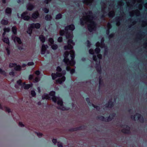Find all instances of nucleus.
I'll list each match as a JSON object with an SVG mask.
<instances>
[{"label": "nucleus", "instance_id": "f257e3e1", "mask_svg": "<svg viewBox=\"0 0 147 147\" xmlns=\"http://www.w3.org/2000/svg\"><path fill=\"white\" fill-rule=\"evenodd\" d=\"M63 56L64 58L63 61L67 65L66 69L67 71H69L71 69L69 65L73 66L76 63L75 52L73 50L69 52L66 51L64 53Z\"/></svg>", "mask_w": 147, "mask_h": 147}, {"label": "nucleus", "instance_id": "f03ea898", "mask_svg": "<svg viewBox=\"0 0 147 147\" xmlns=\"http://www.w3.org/2000/svg\"><path fill=\"white\" fill-rule=\"evenodd\" d=\"M75 29L74 25L72 24L65 27L64 30H61L59 31V34L61 36H65L67 39L70 38V34L69 33V30L73 31Z\"/></svg>", "mask_w": 147, "mask_h": 147}, {"label": "nucleus", "instance_id": "7ed1b4c3", "mask_svg": "<svg viewBox=\"0 0 147 147\" xmlns=\"http://www.w3.org/2000/svg\"><path fill=\"white\" fill-rule=\"evenodd\" d=\"M137 116L136 119L138 120L141 123H143L144 122V119L143 116L140 114L138 113H136L134 115H131V118L134 120H136L135 118Z\"/></svg>", "mask_w": 147, "mask_h": 147}, {"label": "nucleus", "instance_id": "20e7f679", "mask_svg": "<svg viewBox=\"0 0 147 147\" xmlns=\"http://www.w3.org/2000/svg\"><path fill=\"white\" fill-rule=\"evenodd\" d=\"M57 101V103L59 105L58 109L62 111H67L69 110V107H66L64 106L62 99H60Z\"/></svg>", "mask_w": 147, "mask_h": 147}, {"label": "nucleus", "instance_id": "39448f33", "mask_svg": "<svg viewBox=\"0 0 147 147\" xmlns=\"http://www.w3.org/2000/svg\"><path fill=\"white\" fill-rule=\"evenodd\" d=\"M121 127H125L126 128L123 129H122L121 131V132L124 134H129L130 133V127L128 125H121Z\"/></svg>", "mask_w": 147, "mask_h": 147}, {"label": "nucleus", "instance_id": "423d86ee", "mask_svg": "<svg viewBox=\"0 0 147 147\" xmlns=\"http://www.w3.org/2000/svg\"><path fill=\"white\" fill-rule=\"evenodd\" d=\"M17 84H15V87L17 89H18L19 88L20 86H24L25 84V82H22V81L21 79H19L17 81Z\"/></svg>", "mask_w": 147, "mask_h": 147}, {"label": "nucleus", "instance_id": "0eeeda50", "mask_svg": "<svg viewBox=\"0 0 147 147\" xmlns=\"http://www.w3.org/2000/svg\"><path fill=\"white\" fill-rule=\"evenodd\" d=\"M49 45L51 46V48L54 50L55 49V45L54 44L53 39L51 38H49L48 41Z\"/></svg>", "mask_w": 147, "mask_h": 147}, {"label": "nucleus", "instance_id": "6e6552de", "mask_svg": "<svg viewBox=\"0 0 147 147\" xmlns=\"http://www.w3.org/2000/svg\"><path fill=\"white\" fill-rule=\"evenodd\" d=\"M114 106V102L112 101V99H110L108 102V103L105 105V107L106 108H111Z\"/></svg>", "mask_w": 147, "mask_h": 147}, {"label": "nucleus", "instance_id": "1a4fd4ad", "mask_svg": "<svg viewBox=\"0 0 147 147\" xmlns=\"http://www.w3.org/2000/svg\"><path fill=\"white\" fill-rule=\"evenodd\" d=\"M48 47L47 45H45L43 44L41 47V54L43 55L45 54Z\"/></svg>", "mask_w": 147, "mask_h": 147}, {"label": "nucleus", "instance_id": "9d476101", "mask_svg": "<svg viewBox=\"0 0 147 147\" xmlns=\"http://www.w3.org/2000/svg\"><path fill=\"white\" fill-rule=\"evenodd\" d=\"M27 13V12L25 11L23 12L21 15L22 18L25 20L28 21L30 18V17L29 16L26 15Z\"/></svg>", "mask_w": 147, "mask_h": 147}, {"label": "nucleus", "instance_id": "9b49d317", "mask_svg": "<svg viewBox=\"0 0 147 147\" xmlns=\"http://www.w3.org/2000/svg\"><path fill=\"white\" fill-rule=\"evenodd\" d=\"M61 73L56 72V78L58 77H61L62 76H64L66 74V71L65 70L61 71Z\"/></svg>", "mask_w": 147, "mask_h": 147}, {"label": "nucleus", "instance_id": "f8f14e48", "mask_svg": "<svg viewBox=\"0 0 147 147\" xmlns=\"http://www.w3.org/2000/svg\"><path fill=\"white\" fill-rule=\"evenodd\" d=\"M116 114L115 113H113L110 114V115L108 117H107V122L111 121L114 117L116 116Z\"/></svg>", "mask_w": 147, "mask_h": 147}, {"label": "nucleus", "instance_id": "ddd939ff", "mask_svg": "<svg viewBox=\"0 0 147 147\" xmlns=\"http://www.w3.org/2000/svg\"><path fill=\"white\" fill-rule=\"evenodd\" d=\"M65 76H62L58 80H56V84L59 83L60 84H61L63 82H64L65 80Z\"/></svg>", "mask_w": 147, "mask_h": 147}, {"label": "nucleus", "instance_id": "4468645a", "mask_svg": "<svg viewBox=\"0 0 147 147\" xmlns=\"http://www.w3.org/2000/svg\"><path fill=\"white\" fill-rule=\"evenodd\" d=\"M12 40H13L14 42L17 41L18 44H21L22 43V42L20 38L16 36H12L11 37Z\"/></svg>", "mask_w": 147, "mask_h": 147}, {"label": "nucleus", "instance_id": "2eb2a0df", "mask_svg": "<svg viewBox=\"0 0 147 147\" xmlns=\"http://www.w3.org/2000/svg\"><path fill=\"white\" fill-rule=\"evenodd\" d=\"M49 95L51 97L53 101L55 103V92L54 91H51L49 92Z\"/></svg>", "mask_w": 147, "mask_h": 147}, {"label": "nucleus", "instance_id": "dca6fc26", "mask_svg": "<svg viewBox=\"0 0 147 147\" xmlns=\"http://www.w3.org/2000/svg\"><path fill=\"white\" fill-rule=\"evenodd\" d=\"M39 14L38 11H36L32 14V18L35 19H37L39 16Z\"/></svg>", "mask_w": 147, "mask_h": 147}, {"label": "nucleus", "instance_id": "f3484780", "mask_svg": "<svg viewBox=\"0 0 147 147\" xmlns=\"http://www.w3.org/2000/svg\"><path fill=\"white\" fill-rule=\"evenodd\" d=\"M99 89L101 86H103L104 85L103 80L102 79V77L101 76L99 77Z\"/></svg>", "mask_w": 147, "mask_h": 147}, {"label": "nucleus", "instance_id": "a211bd4d", "mask_svg": "<svg viewBox=\"0 0 147 147\" xmlns=\"http://www.w3.org/2000/svg\"><path fill=\"white\" fill-rule=\"evenodd\" d=\"M42 99H46L49 100H51V97L50 96L49 94H45L42 96Z\"/></svg>", "mask_w": 147, "mask_h": 147}, {"label": "nucleus", "instance_id": "6ab92c4d", "mask_svg": "<svg viewBox=\"0 0 147 147\" xmlns=\"http://www.w3.org/2000/svg\"><path fill=\"white\" fill-rule=\"evenodd\" d=\"M2 40L8 45H9L10 42L8 37H3V38H2Z\"/></svg>", "mask_w": 147, "mask_h": 147}, {"label": "nucleus", "instance_id": "aec40b11", "mask_svg": "<svg viewBox=\"0 0 147 147\" xmlns=\"http://www.w3.org/2000/svg\"><path fill=\"white\" fill-rule=\"evenodd\" d=\"M40 27V24L38 23L35 24H33L31 25V27L32 28H35L36 29H39Z\"/></svg>", "mask_w": 147, "mask_h": 147}, {"label": "nucleus", "instance_id": "412c9836", "mask_svg": "<svg viewBox=\"0 0 147 147\" xmlns=\"http://www.w3.org/2000/svg\"><path fill=\"white\" fill-rule=\"evenodd\" d=\"M97 118L99 120L105 122H107V118H105L104 116L102 115H99L98 116Z\"/></svg>", "mask_w": 147, "mask_h": 147}, {"label": "nucleus", "instance_id": "4be33fe9", "mask_svg": "<svg viewBox=\"0 0 147 147\" xmlns=\"http://www.w3.org/2000/svg\"><path fill=\"white\" fill-rule=\"evenodd\" d=\"M39 38L40 41L42 43H44L45 41V38L44 35H40L39 36Z\"/></svg>", "mask_w": 147, "mask_h": 147}, {"label": "nucleus", "instance_id": "5701e85b", "mask_svg": "<svg viewBox=\"0 0 147 147\" xmlns=\"http://www.w3.org/2000/svg\"><path fill=\"white\" fill-rule=\"evenodd\" d=\"M12 12V10L11 8L7 7L5 10V13L9 15H11Z\"/></svg>", "mask_w": 147, "mask_h": 147}, {"label": "nucleus", "instance_id": "b1692460", "mask_svg": "<svg viewBox=\"0 0 147 147\" xmlns=\"http://www.w3.org/2000/svg\"><path fill=\"white\" fill-rule=\"evenodd\" d=\"M17 29L16 26H13L12 28V31L13 33L15 35H16L17 34Z\"/></svg>", "mask_w": 147, "mask_h": 147}, {"label": "nucleus", "instance_id": "393cba45", "mask_svg": "<svg viewBox=\"0 0 147 147\" xmlns=\"http://www.w3.org/2000/svg\"><path fill=\"white\" fill-rule=\"evenodd\" d=\"M1 23L3 25H7L9 23V21L7 20L3 19L1 21Z\"/></svg>", "mask_w": 147, "mask_h": 147}, {"label": "nucleus", "instance_id": "a878e982", "mask_svg": "<svg viewBox=\"0 0 147 147\" xmlns=\"http://www.w3.org/2000/svg\"><path fill=\"white\" fill-rule=\"evenodd\" d=\"M27 9L28 10L31 11L34 8V6L32 4L29 3L27 6Z\"/></svg>", "mask_w": 147, "mask_h": 147}, {"label": "nucleus", "instance_id": "bb28decb", "mask_svg": "<svg viewBox=\"0 0 147 147\" xmlns=\"http://www.w3.org/2000/svg\"><path fill=\"white\" fill-rule=\"evenodd\" d=\"M4 110L5 112H7L8 113L11 112L10 109L7 107L4 106L3 107Z\"/></svg>", "mask_w": 147, "mask_h": 147}, {"label": "nucleus", "instance_id": "cd10ccee", "mask_svg": "<svg viewBox=\"0 0 147 147\" xmlns=\"http://www.w3.org/2000/svg\"><path fill=\"white\" fill-rule=\"evenodd\" d=\"M14 67V69L17 71H20L21 70V67L20 65H17Z\"/></svg>", "mask_w": 147, "mask_h": 147}, {"label": "nucleus", "instance_id": "c85d7f7f", "mask_svg": "<svg viewBox=\"0 0 147 147\" xmlns=\"http://www.w3.org/2000/svg\"><path fill=\"white\" fill-rule=\"evenodd\" d=\"M73 48V47L69 46V45H65L64 47V49L65 50H67L68 49H71Z\"/></svg>", "mask_w": 147, "mask_h": 147}, {"label": "nucleus", "instance_id": "c756f323", "mask_svg": "<svg viewBox=\"0 0 147 147\" xmlns=\"http://www.w3.org/2000/svg\"><path fill=\"white\" fill-rule=\"evenodd\" d=\"M73 41L72 39H69L67 41V45L72 47H73L71 44H73Z\"/></svg>", "mask_w": 147, "mask_h": 147}, {"label": "nucleus", "instance_id": "7c9ffc66", "mask_svg": "<svg viewBox=\"0 0 147 147\" xmlns=\"http://www.w3.org/2000/svg\"><path fill=\"white\" fill-rule=\"evenodd\" d=\"M45 18L47 20H50L52 18V16L50 15L47 14L45 17Z\"/></svg>", "mask_w": 147, "mask_h": 147}, {"label": "nucleus", "instance_id": "2f4dec72", "mask_svg": "<svg viewBox=\"0 0 147 147\" xmlns=\"http://www.w3.org/2000/svg\"><path fill=\"white\" fill-rule=\"evenodd\" d=\"M77 131H78L77 127L71 128L68 129V131L70 132H73Z\"/></svg>", "mask_w": 147, "mask_h": 147}, {"label": "nucleus", "instance_id": "473e14b6", "mask_svg": "<svg viewBox=\"0 0 147 147\" xmlns=\"http://www.w3.org/2000/svg\"><path fill=\"white\" fill-rule=\"evenodd\" d=\"M88 30L90 32H92L93 30V28L92 26L90 25H88Z\"/></svg>", "mask_w": 147, "mask_h": 147}, {"label": "nucleus", "instance_id": "72a5a7b5", "mask_svg": "<svg viewBox=\"0 0 147 147\" xmlns=\"http://www.w3.org/2000/svg\"><path fill=\"white\" fill-rule=\"evenodd\" d=\"M96 69L98 73L99 74H101V73L102 70L100 67H96Z\"/></svg>", "mask_w": 147, "mask_h": 147}, {"label": "nucleus", "instance_id": "f704fd0d", "mask_svg": "<svg viewBox=\"0 0 147 147\" xmlns=\"http://www.w3.org/2000/svg\"><path fill=\"white\" fill-rule=\"evenodd\" d=\"M62 15L61 14L59 13L56 15V19H59L61 18Z\"/></svg>", "mask_w": 147, "mask_h": 147}, {"label": "nucleus", "instance_id": "c9c22d12", "mask_svg": "<svg viewBox=\"0 0 147 147\" xmlns=\"http://www.w3.org/2000/svg\"><path fill=\"white\" fill-rule=\"evenodd\" d=\"M24 89H25L26 90V89H28L30 87V85L29 84H25L24 85Z\"/></svg>", "mask_w": 147, "mask_h": 147}, {"label": "nucleus", "instance_id": "e433bc0d", "mask_svg": "<svg viewBox=\"0 0 147 147\" xmlns=\"http://www.w3.org/2000/svg\"><path fill=\"white\" fill-rule=\"evenodd\" d=\"M96 53L98 54L100 52V49L99 47H97L94 50Z\"/></svg>", "mask_w": 147, "mask_h": 147}, {"label": "nucleus", "instance_id": "4c0bfd02", "mask_svg": "<svg viewBox=\"0 0 147 147\" xmlns=\"http://www.w3.org/2000/svg\"><path fill=\"white\" fill-rule=\"evenodd\" d=\"M114 15V13L113 11L109 12L108 14V16L109 18H111L113 17Z\"/></svg>", "mask_w": 147, "mask_h": 147}, {"label": "nucleus", "instance_id": "58836bf2", "mask_svg": "<svg viewBox=\"0 0 147 147\" xmlns=\"http://www.w3.org/2000/svg\"><path fill=\"white\" fill-rule=\"evenodd\" d=\"M88 13L89 14H90V20H92L93 17L91 15L92 14V13L91 11H88Z\"/></svg>", "mask_w": 147, "mask_h": 147}, {"label": "nucleus", "instance_id": "ea45409f", "mask_svg": "<svg viewBox=\"0 0 147 147\" xmlns=\"http://www.w3.org/2000/svg\"><path fill=\"white\" fill-rule=\"evenodd\" d=\"M78 129V130H80L83 129H85V127L84 126H81L77 127Z\"/></svg>", "mask_w": 147, "mask_h": 147}, {"label": "nucleus", "instance_id": "a19ab883", "mask_svg": "<svg viewBox=\"0 0 147 147\" xmlns=\"http://www.w3.org/2000/svg\"><path fill=\"white\" fill-rule=\"evenodd\" d=\"M84 20L81 18L80 19V24L81 25H84L85 24Z\"/></svg>", "mask_w": 147, "mask_h": 147}, {"label": "nucleus", "instance_id": "79ce46f5", "mask_svg": "<svg viewBox=\"0 0 147 147\" xmlns=\"http://www.w3.org/2000/svg\"><path fill=\"white\" fill-rule=\"evenodd\" d=\"M17 64L15 63H10L9 64V67H10L11 68L13 67H15L16 65Z\"/></svg>", "mask_w": 147, "mask_h": 147}, {"label": "nucleus", "instance_id": "37998d69", "mask_svg": "<svg viewBox=\"0 0 147 147\" xmlns=\"http://www.w3.org/2000/svg\"><path fill=\"white\" fill-rule=\"evenodd\" d=\"M3 31L5 32H9L10 31V29L9 28H4L3 29Z\"/></svg>", "mask_w": 147, "mask_h": 147}, {"label": "nucleus", "instance_id": "c03bdc74", "mask_svg": "<svg viewBox=\"0 0 147 147\" xmlns=\"http://www.w3.org/2000/svg\"><path fill=\"white\" fill-rule=\"evenodd\" d=\"M31 94L32 97H34L36 96V94L34 91L32 90L31 91Z\"/></svg>", "mask_w": 147, "mask_h": 147}, {"label": "nucleus", "instance_id": "a18cd8bd", "mask_svg": "<svg viewBox=\"0 0 147 147\" xmlns=\"http://www.w3.org/2000/svg\"><path fill=\"white\" fill-rule=\"evenodd\" d=\"M92 107L96 109V110H99L100 109V107L98 106L95 105L94 104H92Z\"/></svg>", "mask_w": 147, "mask_h": 147}, {"label": "nucleus", "instance_id": "49530a36", "mask_svg": "<svg viewBox=\"0 0 147 147\" xmlns=\"http://www.w3.org/2000/svg\"><path fill=\"white\" fill-rule=\"evenodd\" d=\"M63 38L62 37H59L57 39L58 41L59 42H61L63 41Z\"/></svg>", "mask_w": 147, "mask_h": 147}, {"label": "nucleus", "instance_id": "de8ad7c7", "mask_svg": "<svg viewBox=\"0 0 147 147\" xmlns=\"http://www.w3.org/2000/svg\"><path fill=\"white\" fill-rule=\"evenodd\" d=\"M43 10L45 13H47L49 12V8L45 7L43 8Z\"/></svg>", "mask_w": 147, "mask_h": 147}, {"label": "nucleus", "instance_id": "09e8293b", "mask_svg": "<svg viewBox=\"0 0 147 147\" xmlns=\"http://www.w3.org/2000/svg\"><path fill=\"white\" fill-rule=\"evenodd\" d=\"M87 44V46L88 47L90 48L91 45V43L88 40H87L86 42Z\"/></svg>", "mask_w": 147, "mask_h": 147}, {"label": "nucleus", "instance_id": "8fccbe9b", "mask_svg": "<svg viewBox=\"0 0 147 147\" xmlns=\"http://www.w3.org/2000/svg\"><path fill=\"white\" fill-rule=\"evenodd\" d=\"M89 53L91 55H94V50L92 49H90L89 51Z\"/></svg>", "mask_w": 147, "mask_h": 147}, {"label": "nucleus", "instance_id": "3c124183", "mask_svg": "<svg viewBox=\"0 0 147 147\" xmlns=\"http://www.w3.org/2000/svg\"><path fill=\"white\" fill-rule=\"evenodd\" d=\"M56 71L58 72H61L62 71V69L60 67L58 66L56 69Z\"/></svg>", "mask_w": 147, "mask_h": 147}, {"label": "nucleus", "instance_id": "603ef678", "mask_svg": "<svg viewBox=\"0 0 147 147\" xmlns=\"http://www.w3.org/2000/svg\"><path fill=\"white\" fill-rule=\"evenodd\" d=\"M40 80V78L38 77H37L35 78L34 81L35 82H39Z\"/></svg>", "mask_w": 147, "mask_h": 147}, {"label": "nucleus", "instance_id": "864d4df0", "mask_svg": "<svg viewBox=\"0 0 147 147\" xmlns=\"http://www.w3.org/2000/svg\"><path fill=\"white\" fill-rule=\"evenodd\" d=\"M92 58L93 60L95 61H97V58L96 55H94L93 56Z\"/></svg>", "mask_w": 147, "mask_h": 147}, {"label": "nucleus", "instance_id": "5fc2aeb1", "mask_svg": "<svg viewBox=\"0 0 147 147\" xmlns=\"http://www.w3.org/2000/svg\"><path fill=\"white\" fill-rule=\"evenodd\" d=\"M69 71H70L71 74H72L75 72V69L74 68L71 69Z\"/></svg>", "mask_w": 147, "mask_h": 147}, {"label": "nucleus", "instance_id": "6e6d98bb", "mask_svg": "<svg viewBox=\"0 0 147 147\" xmlns=\"http://www.w3.org/2000/svg\"><path fill=\"white\" fill-rule=\"evenodd\" d=\"M31 28V26L30 27L28 28V31L29 32V33L30 34H31L32 33V28Z\"/></svg>", "mask_w": 147, "mask_h": 147}, {"label": "nucleus", "instance_id": "4d7b16f0", "mask_svg": "<svg viewBox=\"0 0 147 147\" xmlns=\"http://www.w3.org/2000/svg\"><path fill=\"white\" fill-rule=\"evenodd\" d=\"M18 125L19 126L21 127H23L24 126V125L22 123V122H19Z\"/></svg>", "mask_w": 147, "mask_h": 147}, {"label": "nucleus", "instance_id": "13d9d810", "mask_svg": "<svg viewBox=\"0 0 147 147\" xmlns=\"http://www.w3.org/2000/svg\"><path fill=\"white\" fill-rule=\"evenodd\" d=\"M34 76L33 75H30L29 76V80H31L33 79Z\"/></svg>", "mask_w": 147, "mask_h": 147}, {"label": "nucleus", "instance_id": "bf43d9fd", "mask_svg": "<svg viewBox=\"0 0 147 147\" xmlns=\"http://www.w3.org/2000/svg\"><path fill=\"white\" fill-rule=\"evenodd\" d=\"M37 135L39 137H41L42 136V134L40 133H36Z\"/></svg>", "mask_w": 147, "mask_h": 147}, {"label": "nucleus", "instance_id": "052dcab7", "mask_svg": "<svg viewBox=\"0 0 147 147\" xmlns=\"http://www.w3.org/2000/svg\"><path fill=\"white\" fill-rule=\"evenodd\" d=\"M97 56L98 58L99 59H101L102 57V55L100 54H98Z\"/></svg>", "mask_w": 147, "mask_h": 147}, {"label": "nucleus", "instance_id": "680f3d73", "mask_svg": "<svg viewBox=\"0 0 147 147\" xmlns=\"http://www.w3.org/2000/svg\"><path fill=\"white\" fill-rule=\"evenodd\" d=\"M52 1V0H45L44 1V2L46 3V4H48L49 2H50L51 1Z\"/></svg>", "mask_w": 147, "mask_h": 147}, {"label": "nucleus", "instance_id": "e2e57ef3", "mask_svg": "<svg viewBox=\"0 0 147 147\" xmlns=\"http://www.w3.org/2000/svg\"><path fill=\"white\" fill-rule=\"evenodd\" d=\"M34 63L33 62H28V66L32 65H34Z\"/></svg>", "mask_w": 147, "mask_h": 147}, {"label": "nucleus", "instance_id": "0e129e2a", "mask_svg": "<svg viewBox=\"0 0 147 147\" xmlns=\"http://www.w3.org/2000/svg\"><path fill=\"white\" fill-rule=\"evenodd\" d=\"M91 25L93 26H96V23L94 21H92L91 22Z\"/></svg>", "mask_w": 147, "mask_h": 147}, {"label": "nucleus", "instance_id": "69168bd1", "mask_svg": "<svg viewBox=\"0 0 147 147\" xmlns=\"http://www.w3.org/2000/svg\"><path fill=\"white\" fill-rule=\"evenodd\" d=\"M52 79L53 80H55V73H52L51 74Z\"/></svg>", "mask_w": 147, "mask_h": 147}, {"label": "nucleus", "instance_id": "338daca9", "mask_svg": "<svg viewBox=\"0 0 147 147\" xmlns=\"http://www.w3.org/2000/svg\"><path fill=\"white\" fill-rule=\"evenodd\" d=\"M35 74L37 75H39L40 74V72L39 71L36 70L35 71Z\"/></svg>", "mask_w": 147, "mask_h": 147}, {"label": "nucleus", "instance_id": "774afa93", "mask_svg": "<svg viewBox=\"0 0 147 147\" xmlns=\"http://www.w3.org/2000/svg\"><path fill=\"white\" fill-rule=\"evenodd\" d=\"M113 36L114 34H111L109 35V38H111L113 37Z\"/></svg>", "mask_w": 147, "mask_h": 147}]
</instances>
